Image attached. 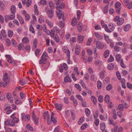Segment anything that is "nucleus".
<instances>
[{"label":"nucleus","mask_w":132,"mask_h":132,"mask_svg":"<svg viewBox=\"0 0 132 132\" xmlns=\"http://www.w3.org/2000/svg\"><path fill=\"white\" fill-rule=\"evenodd\" d=\"M53 37L54 40L56 42H59L60 39L59 36L57 34H56V35Z\"/></svg>","instance_id":"obj_34"},{"label":"nucleus","mask_w":132,"mask_h":132,"mask_svg":"<svg viewBox=\"0 0 132 132\" xmlns=\"http://www.w3.org/2000/svg\"><path fill=\"white\" fill-rule=\"evenodd\" d=\"M84 37L81 35H79L78 36V42L79 43H82L84 39Z\"/></svg>","instance_id":"obj_12"},{"label":"nucleus","mask_w":132,"mask_h":132,"mask_svg":"<svg viewBox=\"0 0 132 132\" xmlns=\"http://www.w3.org/2000/svg\"><path fill=\"white\" fill-rule=\"evenodd\" d=\"M22 42L23 43L27 44L29 43V40L28 38L25 37L23 38L22 40Z\"/></svg>","instance_id":"obj_14"},{"label":"nucleus","mask_w":132,"mask_h":132,"mask_svg":"<svg viewBox=\"0 0 132 132\" xmlns=\"http://www.w3.org/2000/svg\"><path fill=\"white\" fill-rule=\"evenodd\" d=\"M15 17V14L11 15H6L4 16L6 22H7L9 20L13 19Z\"/></svg>","instance_id":"obj_5"},{"label":"nucleus","mask_w":132,"mask_h":132,"mask_svg":"<svg viewBox=\"0 0 132 132\" xmlns=\"http://www.w3.org/2000/svg\"><path fill=\"white\" fill-rule=\"evenodd\" d=\"M31 3V0H28L26 2V5L27 7H28L30 6Z\"/></svg>","instance_id":"obj_59"},{"label":"nucleus","mask_w":132,"mask_h":132,"mask_svg":"<svg viewBox=\"0 0 132 132\" xmlns=\"http://www.w3.org/2000/svg\"><path fill=\"white\" fill-rule=\"evenodd\" d=\"M109 29H108V30L111 31L110 32H111L114 29V27H112L111 24L109 25Z\"/></svg>","instance_id":"obj_63"},{"label":"nucleus","mask_w":132,"mask_h":132,"mask_svg":"<svg viewBox=\"0 0 132 132\" xmlns=\"http://www.w3.org/2000/svg\"><path fill=\"white\" fill-rule=\"evenodd\" d=\"M114 65L113 63H110L109 64L108 67V69L112 70L114 68Z\"/></svg>","instance_id":"obj_21"},{"label":"nucleus","mask_w":132,"mask_h":132,"mask_svg":"<svg viewBox=\"0 0 132 132\" xmlns=\"http://www.w3.org/2000/svg\"><path fill=\"white\" fill-rule=\"evenodd\" d=\"M1 33L3 37L6 38L7 37V34L4 30H2L1 31Z\"/></svg>","instance_id":"obj_42"},{"label":"nucleus","mask_w":132,"mask_h":132,"mask_svg":"<svg viewBox=\"0 0 132 132\" xmlns=\"http://www.w3.org/2000/svg\"><path fill=\"white\" fill-rule=\"evenodd\" d=\"M64 26V21H61L59 23V26L62 28H63Z\"/></svg>","instance_id":"obj_51"},{"label":"nucleus","mask_w":132,"mask_h":132,"mask_svg":"<svg viewBox=\"0 0 132 132\" xmlns=\"http://www.w3.org/2000/svg\"><path fill=\"white\" fill-rule=\"evenodd\" d=\"M11 43L12 45L15 47H16L17 46V44L16 42L13 39H12L11 40Z\"/></svg>","instance_id":"obj_31"},{"label":"nucleus","mask_w":132,"mask_h":132,"mask_svg":"<svg viewBox=\"0 0 132 132\" xmlns=\"http://www.w3.org/2000/svg\"><path fill=\"white\" fill-rule=\"evenodd\" d=\"M29 30L31 32L34 34L35 33V31L33 27L32 24H31L30 26Z\"/></svg>","instance_id":"obj_33"},{"label":"nucleus","mask_w":132,"mask_h":132,"mask_svg":"<svg viewBox=\"0 0 132 132\" xmlns=\"http://www.w3.org/2000/svg\"><path fill=\"white\" fill-rule=\"evenodd\" d=\"M101 23L102 27L104 28L105 30L106 31L109 33L111 31L108 30L107 26L105 24L103 21L101 20Z\"/></svg>","instance_id":"obj_7"},{"label":"nucleus","mask_w":132,"mask_h":132,"mask_svg":"<svg viewBox=\"0 0 132 132\" xmlns=\"http://www.w3.org/2000/svg\"><path fill=\"white\" fill-rule=\"evenodd\" d=\"M4 82H0V87H5L10 81V79L8 78V75L7 73H5L3 77Z\"/></svg>","instance_id":"obj_2"},{"label":"nucleus","mask_w":132,"mask_h":132,"mask_svg":"<svg viewBox=\"0 0 132 132\" xmlns=\"http://www.w3.org/2000/svg\"><path fill=\"white\" fill-rule=\"evenodd\" d=\"M98 101L100 102H102L103 100V97L102 96H100L98 97Z\"/></svg>","instance_id":"obj_62"},{"label":"nucleus","mask_w":132,"mask_h":132,"mask_svg":"<svg viewBox=\"0 0 132 132\" xmlns=\"http://www.w3.org/2000/svg\"><path fill=\"white\" fill-rule=\"evenodd\" d=\"M82 25L81 23H79L77 25V30L79 32H80L82 28Z\"/></svg>","instance_id":"obj_18"},{"label":"nucleus","mask_w":132,"mask_h":132,"mask_svg":"<svg viewBox=\"0 0 132 132\" xmlns=\"http://www.w3.org/2000/svg\"><path fill=\"white\" fill-rule=\"evenodd\" d=\"M32 119L34 123L36 125L38 124L39 119V118L36 116L34 111H32Z\"/></svg>","instance_id":"obj_6"},{"label":"nucleus","mask_w":132,"mask_h":132,"mask_svg":"<svg viewBox=\"0 0 132 132\" xmlns=\"http://www.w3.org/2000/svg\"><path fill=\"white\" fill-rule=\"evenodd\" d=\"M45 38L46 45H49L50 39L49 38L47 37H46L45 36Z\"/></svg>","instance_id":"obj_47"},{"label":"nucleus","mask_w":132,"mask_h":132,"mask_svg":"<svg viewBox=\"0 0 132 132\" xmlns=\"http://www.w3.org/2000/svg\"><path fill=\"white\" fill-rule=\"evenodd\" d=\"M72 119L74 120L75 119V111L73 110H71L70 111Z\"/></svg>","instance_id":"obj_39"},{"label":"nucleus","mask_w":132,"mask_h":132,"mask_svg":"<svg viewBox=\"0 0 132 132\" xmlns=\"http://www.w3.org/2000/svg\"><path fill=\"white\" fill-rule=\"evenodd\" d=\"M49 5L51 9V10H53V9L54 8V4L52 2H50L49 3Z\"/></svg>","instance_id":"obj_46"},{"label":"nucleus","mask_w":132,"mask_h":132,"mask_svg":"<svg viewBox=\"0 0 132 132\" xmlns=\"http://www.w3.org/2000/svg\"><path fill=\"white\" fill-rule=\"evenodd\" d=\"M109 4L106 5L104 9V12L105 13H106L108 12V6Z\"/></svg>","instance_id":"obj_43"},{"label":"nucleus","mask_w":132,"mask_h":132,"mask_svg":"<svg viewBox=\"0 0 132 132\" xmlns=\"http://www.w3.org/2000/svg\"><path fill=\"white\" fill-rule=\"evenodd\" d=\"M87 123H84L83 124L81 127V129L82 130H83L85 129L87 127Z\"/></svg>","instance_id":"obj_54"},{"label":"nucleus","mask_w":132,"mask_h":132,"mask_svg":"<svg viewBox=\"0 0 132 132\" xmlns=\"http://www.w3.org/2000/svg\"><path fill=\"white\" fill-rule=\"evenodd\" d=\"M114 50L116 52H119L121 50V48L120 47L118 46H116V45H115L114 47Z\"/></svg>","instance_id":"obj_32"},{"label":"nucleus","mask_w":132,"mask_h":132,"mask_svg":"<svg viewBox=\"0 0 132 132\" xmlns=\"http://www.w3.org/2000/svg\"><path fill=\"white\" fill-rule=\"evenodd\" d=\"M6 45L8 46H9L11 44V41L10 39L8 38H7L6 40Z\"/></svg>","instance_id":"obj_55"},{"label":"nucleus","mask_w":132,"mask_h":132,"mask_svg":"<svg viewBox=\"0 0 132 132\" xmlns=\"http://www.w3.org/2000/svg\"><path fill=\"white\" fill-rule=\"evenodd\" d=\"M121 56L120 54H117L116 56V60L118 62L120 61L121 59Z\"/></svg>","instance_id":"obj_22"},{"label":"nucleus","mask_w":132,"mask_h":132,"mask_svg":"<svg viewBox=\"0 0 132 132\" xmlns=\"http://www.w3.org/2000/svg\"><path fill=\"white\" fill-rule=\"evenodd\" d=\"M114 20L115 21H118L117 24L118 26H120L122 24L124 21V19L123 18H120L119 16H116L115 17Z\"/></svg>","instance_id":"obj_3"},{"label":"nucleus","mask_w":132,"mask_h":132,"mask_svg":"<svg viewBox=\"0 0 132 132\" xmlns=\"http://www.w3.org/2000/svg\"><path fill=\"white\" fill-rule=\"evenodd\" d=\"M34 12L35 14L36 15L39 14V12L37 9V6L36 5H35L34 6Z\"/></svg>","instance_id":"obj_28"},{"label":"nucleus","mask_w":132,"mask_h":132,"mask_svg":"<svg viewBox=\"0 0 132 132\" xmlns=\"http://www.w3.org/2000/svg\"><path fill=\"white\" fill-rule=\"evenodd\" d=\"M27 128L29 130L31 131H32L33 130V127L29 125H27L26 126Z\"/></svg>","instance_id":"obj_52"},{"label":"nucleus","mask_w":132,"mask_h":132,"mask_svg":"<svg viewBox=\"0 0 132 132\" xmlns=\"http://www.w3.org/2000/svg\"><path fill=\"white\" fill-rule=\"evenodd\" d=\"M123 129L122 127H119L118 126H116L114 128V132H122Z\"/></svg>","instance_id":"obj_8"},{"label":"nucleus","mask_w":132,"mask_h":132,"mask_svg":"<svg viewBox=\"0 0 132 132\" xmlns=\"http://www.w3.org/2000/svg\"><path fill=\"white\" fill-rule=\"evenodd\" d=\"M110 99V97L108 95H106L105 97L104 100L106 102H109Z\"/></svg>","instance_id":"obj_64"},{"label":"nucleus","mask_w":132,"mask_h":132,"mask_svg":"<svg viewBox=\"0 0 132 132\" xmlns=\"http://www.w3.org/2000/svg\"><path fill=\"white\" fill-rule=\"evenodd\" d=\"M95 64L97 66H100L102 64V62L100 60H96L94 62Z\"/></svg>","instance_id":"obj_26"},{"label":"nucleus","mask_w":132,"mask_h":132,"mask_svg":"<svg viewBox=\"0 0 132 132\" xmlns=\"http://www.w3.org/2000/svg\"><path fill=\"white\" fill-rule=\"evenodd\" d=\"M45 22L50 28L52 27L53 25V24L49 20L46 19L45 21Z\"/></svg>","instance_id":"obj_36"},{"label":"nucleus","mask_w":132,"mask_h":132,"mask_svg":"<svg viewBox=\"0 0 132 132\" xmlns=\"http://www.w3.org/2000/svg\"><path fill=\"white\" fill-rule=\"evenodd\" d=\"M24 46V44L22 43H20L18 46V49L19 51H20L22 47Z\"/></svg>","instance_id":"obj_53"},{"label":"nucleus","mask_w":132,"mask_h":132,"mask_svg":"<svg viewBox=\"0 0 132 132\" xmlns=\"http://www.w3.org/2000/svg\"><path fill=\"white\" fill-rule=\"evenodd\" d=\"M8 36L9 37H11L13 35V32L11 30H9L8 31Z\"/></svg>","instance_id":"obj_37"},{"label":"nucleus","mask_w":132,"mask_h":132,"mask_svg":"<svg viewBox=\"0 0 132 132\" xmlns=\"http://www.w3.org/2000/svg\"><path fill=\"white\" fill-rule=\"evenodd\" d=\"M85 118L84 117H81L79 120L78 123L79 125H81L84 121Z\"/></svg>","instance_id":"obj_45"},{"label":"nucleus","mask_w":132,"mask_h":132,"mask_svg":"<svg viewBox=\"0 0 132 132\" xmlns=\"http://www.w3.org/2000/svg\"><path fill=\"white\" fill-rule=\"evenodd\" d=\"M113 86L111 84H109L108 85L106 88V90L108 91L110 90L112 88Z\"/></svg>","instance_id":"obj_35"},{"label":"nucleus","mask_w":132,"mask_h":132,"mask_svg":"<svg viewBox=\"0 0 132 132\" xmlns=\"http://www.w3.org/2000/svg\"><path fill=\"white\" fill-rule=\"evenodd\" d=\"M100 128L103 131L104 130L105 127V124L104 122H102L101 123Z\"/></svg>","instance_id":"obj_27"},{"label":"nucleus","mask_w":132,"mask_h":132,"mask_svg":"<svg viewBox=\"0 0 132 132\" xmlns=\"http://www.w3.org/2000/svg\"><path fill=\"white\" fill-rule=\"evenodd\" d=\"M71 81V78L68 75H67L64 78V81L65 82H70Z\"/></svg>","instance_id":"obj_17"},{"label":"nucleus","mask_w":132,"mask_h":132,"mask_svg":"<svg viewBox=\"0 0 132 132\" xmlns=\"http://www.w3.org/2000/svg\"><path fill=\"white\" fill-rule=\"evenodd\" d=\"M43 117L44 119H46V118H47L48 120L50 118V116L48 111L44 113L43 114Z\"/></svg>","instance_id":"obj_16"},{"label":"nucleus","mask_w":132,"mask_h":132,"mask_svg":"<svg viewBox=\"0 0 132 132\" xmlns=\"http://www.w3.org/2000/svg\"><path fill=\"white\" fill-rule=\"evenodd\" d=\"M114 60L113 57L112 56V55H110V58L108 59V62H110L113 61Z\"/></svg>","instance_id":"obj_61"},{"label":"nucleus","mask_w":132,"mask_h":132,"mask_svg":"<svg viewBox=\"0 0 132 132\" xmlns=\"http://www.w3.org/2000/svg\"><path fill=\"white\" fill-rule=\"evenodd\" d=\"M95 36L98 38V39H101L103 38V36L102 35H101L98 32H95L94 33Z\"/></svg>","instance_id":"obj_15"},{"label":"nucleus","mask_w":132,"mask_h":132,"mask_svg":"<svg viewBox=\"0 0 132 132\" xmlns=\"http://www.w3.org/2000/svg\"><path fill=\"white\" fill-rule=\"evenodd\" d=\"M55 105L56 108L59 110L61 111L62 108L63 106L61 104L56 103L55 104Z\"/></svg>","instance_id":"obj_11"},{"label":"nucleus","mask_w":132,"mask_h":132,"mask_svg":"<svg viewBox=\"0 0 132 132\" xmlns=\"http://www.w3.org/2000/svg\"><path fill=\"white\" fill-rule=\"evenodd\" d=\"M37 40L36 39H35L33 42L34 48L35 49L37 47Z\"/></svg>","instance_id":"obj_44"},{"label":"nucleus","mask_w":132,"mask_h":132,"mask_svg":"<svg viewBox=\"0 0 132 132\" xmlns=\"http://www.w3.org/2000/svg\"><path fill=\"white\" fill-rule=\"evenodd\" d=\"M120 62V64L121 67L123 68H126V66L124 63L123 60L122 59L121 60Z\"/></svg>","instance_id":"obj_49"},{"label":"nucleus","mask_w":132,"mask_h":132,"mask_svg":"<svg viewBox=\"0 0 132 132\" xmlns=\"http://www.w3.org/2000/svg\"><path fill=\"white\" fill-rule=\"evenodd\" d=\"M102 84L101 82L98 80L97 82V87L98 89H100L102 88Z\"/></svg>","instance_id":"obj_41"},{"label":"nucleus","mask_w":132,"mask_h":132,"mask_svg":"<svg viewBox=\"0 0 132 132\" xmlns=\"http://www.w3.org/2000/svg\"><path fill=\"white\" fill-rule=\"evenodd\" d=\"M45 11L49 18H52L53 17L54 15L53 10L50 9L48 8L47 7L45 8Z\"/></svg>","instance_id":"obj_4"},{"label":"nucleus","mask_w":132,"mask_h":132,"mask_svg":"<svg viewBox=\"0 0 132 132\" xmlns=\"http://www.w3.org/2000/svg\"><path fill=\"white\" fill-rule=\"evenodd\" d=\"M96 47L98 48L102 49L104 47V45L99 41H97L96 43Z\"/></svg>","instance_id":"obj_9"},{"label":"nucleus","mask_w":132,"mask_h":132,"mask_svg":"<svg viewBox=\"0 0 132 132\" xmlns=\"http://www.w3.org/2000/svg\"><path fill=\"white\" fill-rule=\"evenodd\" d=\"M41 59L39 61V64H42L43 63V64H45L44 62L47 60V58H45V57H41Z\"/></svg>","instance_id":"obj_20"},{"label":"nucleus","mask_w":132,"mask_h":132,"mask_svg":"<svg viewBox=\"0 0 132 132\" xmlns=\"http://www.w3.org/2000/svg\"><path fill=\"white\" fill-rule=\"evenodd\" d=\"M20 96L21 99H23L26 96V94L25 93H23L22 92H21L20 93Z\"/></svg>","instance_id":"obj_56"},{"label":"nucleus","mask_w":132,"mask_h":132,"mask_svg":"<svg viewBox=\"0 0 132 132\" xmlns=\"http://www.w3.org/2000/svg\"><path fill=\"white\" fill-rule=\"evenodd\" d=\"M85 112L87 116L88 117H89L90 114V112L88 108H86L85 110Z\"/></svg>","instance_id":"obj_25"},{"label":"nucleus","mask_w":132,"mask_h":132,"mask_svg":"<svg viewBox=\"0 0 132 132\" xmlns=\"http://www.w3.org/2000/svg\"><path fill=\"white\" fill-rule=\"evenodd\" d=\"M15 6L14 5H12L11 6V13L13 14H15Z\"/></svg>","instance_id":"obj_23"},{"label":"nucleus","mask_w":132,"mask_h":132,"mask_svg":"<svg viewBox=\"0 0 132 132\" xmlns=\"http://www.w3.org/2000/svg\"><path fill=\"white\" fill-rule=\"evenodd\" d=\"M124 105L123 104H120L118 106V108L120 111L122 110Z\"/></svg>","instance_id":"obj_60"},{"label":"nucleus","mask_w":132,"mask_h":132,"mask_svg":"<svg viewBox=\"0 0 132 132\" xmlns=\"http://www.w3.org/2000/svg\"><path fill=\"white\" fill-rule=\"evenodd\" d=\"M75 86L78 89L79 91H81V87L79 84H76L75 85Z\"/></svg>","instance_id":"obj_40"},{"label":"nucleus","mask_w":132,"mask_h":132,"mask_svg":"<svg viewBox=\"0 0 132 132\" xmlns=\"http://www.w3.org/2000/svg\"><path fill=\"white\" fill-rule=\"evenodd\" d=\"M13 123H17L19 121L18 118H17L16 117H14V118H13Z\"/></svg>","instance_id":"obj_57"},{"label":"nucleus","mask_w":132,"mask_h":132,"mask_svg":"<svg viewBox=\"0 0 132 132\" xmlns=\"http://www.w3.org/2000/svg\"><path fill=\"white\" fill-rule=\"evenodd\" d=\"M81 12L80 10H78L77 11V16L78 20L79 19L80 16Z\"/></svg>","instance_id":"obj_58"},{"label":"nucleus","mask_w":132,"mask_h":132,"mask_svg":"<svg viewBox=\"0 0 132 132\" xmlns=\"http://www.w3.org/2000/svg\"><path fill=\"white\" fill-rule=\"evenodd\" d=\"M91 99L93 101V103L94 104H95L97 101L96 100L95 97L94 96H92L91 97Z\"/></svg>","instance_id":"obj_50"},{"label":"nucleus","mask_w":132,"mask_h":132,"mask_svg":"<svg viewBox=\"0 0 132 132\" xmlns=\"http://www.w3.org/2000/svg\"><path fill=\"white\" fill-rule=\"evenodd\" d=\"M121 5V3L119 2H118L116 3L115 4V7L116 9H118L120 8Z\"/></svg>","instance_id":"obj_48"},{"label":"nucleus","mask_w":132,"mask_h":132,"mask_svg":"<svg viewBox=\"0 0 132 132\" xmlns=\"http://www.w3.org/2000/svg\"><path fill=\"white\" fill-rule=\"evenodd\" d=\"M77 22V20L76 18H74L71 21V24L73 26L76 25Z\"/></svg>","instance_id":"obj_24"},{"label":"nucleus","mask_w":132,"mask_h":132,"mask_svg":"<svg viewBox=\"0 0 132 132\" xmlns=\"http://www.w3.org/2000/svg\"><path fill=\"white\" fill-rule=\"evenodd\" d=\"M130 28V25L129 24H128L125 26L123 28V30L125 31H128Z\"/></svg>","instance_id":"obj_19"},{"label":"nucleus","mask_w":132,"mask_h":132,"mask_svg":"<svg viewBox=\"0 0 132 132\" xmlns=\"http://www.w3.org/2000/svg\"><path fill=\"white\" fill-rule=\"evenodd\" d=\"M104 37L105 40L108 43H109L110 42V40L109 39V37L108 36L104 34Z\"/></svg>","instance_id":"obj_30"},{"label":"nucleus","mask_w":132,"mask_h":132,"mask_svg":"<svg viewBox=\"0 0 132 132\" xmlns=\"http://www.w3.org/2000/svg\"><path fill=\"white\" fill-rule=\"evenodd\" d=\"M80 52V48L79 47H76L75 49V53L77 55H78Z\"/></svg>","instance_id":"obj_13"},{"label":"nucleus","mask_w":132,"mask_h":132,"mask_svg":"<svg viewBox=\"0 0 132 132\" xmlns=\"http://www.w3.org/2000/svg\"><path fill=\"white\" fill-rule=\"evenodd\" d=\"M65 7V4L62 3L60 5L57 6L56 7V13L59 19H60L63 17L62 20L64 21L65 20V18L64 17V14H63L62 11L60 9H63Z\"/></svg>","instance_id":"obj_1"},{"label":"nucleus","mask_w":132,"mask_h":132,"mask_svg":"<svg viewBox=\"0 0 132 132\" xmlns=\"http://www.w3.org/2000/svg\"><path fill=\"white\" fill-rule=\"evenodd\" d=\"M17 17L18 19L19 20L20 24H23L24 22L23 18L19 14L17 15Z\"/></svg>","instance_id":"obj_10"},{"label":"nucleus","mask_w":132,"mask_h":132,"mask_svg":"<svg viewBox=\"0 0 132 132\" xmlns=\"http://www.w3.org/2000/svg\"><path fill=\"white\" fill-rule=\"evenodd\" d=\"M104 71H102L100 73V76L101 79H103L104 77Z\"/></svg>","instance_id":"obj_38"},{"label":"nucleus","mask_w":132,"mask_h":132,"mask_svg":"<svg viewBox=\"0 0 132 132\" xmlns=\"http://www.w3.org/2000/svg\"><path fill=\"white\" fill-rule=\"evenodd\" d=\"M109 51L108 50H106L104 52V55L105 58H106L109 55Z\"/></svg>","instance_id":"obj_29"}]
</instances>
